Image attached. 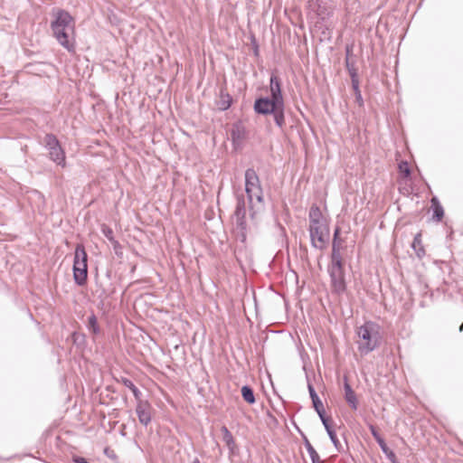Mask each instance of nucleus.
Returning <instances> with one entry per match:
<instances>
[{
	"mask_svg": "<svg viewBox=\"0 0 463 463\" xmlns=\"http://www.w3.org/2000/svg\"><path fill=\"white\" fill-rule=\"evenodd\" d=\"M312 403H313V407H314V409H315V411H316L317 412V411H320V410H321V411L325 410V409H324L323 402H322V401L320 400V398H319V399H317V400H316V399H315V401H313V402H312Z\"/></svg>",
	"mask_w": 463,
	"mask_h": 463,
	"instance_id": "obj_33",
	"label": "nucleus"
},
{
	"mask_svg": "<svg viewBox=\"0 0 463 463\" xmlns=\"http://www.w3.org/2000/svg\"><path fill=\"white\" fill-rule=\"evenodd\" d=\"M331 286L336 294H343L346 290L345 270L343 266L328 267Z\"/></svg>",
	"mask_w": 463,
	"mask_h": 463,
	"instance_id": "obj_8",
	"label": "nucleus"
},
{
	"mask_svg": "<svg viewBox=\"0 0 463 463\" xmlns=\"http://www.w3.org/2000/svg\"><path fill=\"white\" fill-rule=\"evenodd\" d=\"M234 219L236 227L244 232L247 229L246 222V203L243 194L237 195Z\"/></svg>",
	"mask_w": 463,
	"mask_h": 463,
	"instance_id": "obj_9",
	"label": "nucleus"
},
{
	"mask_svg": "<svg viewBox=\"0 0 463 463\" xmlns=\"http://www.w3.org/2000/svg\"><path fill=\"white\" fill-rule=\"evenodd\" d=\"M112 245H113V249H114L115 252L118 254V250H120V249H121L120 244L118 243V245H117V244H116V245H115V244H112Z\"/></svg>",
	"mask_w": 463,
	"mask_h": 463,
	"instance_id": "obj_40",
	"label": "nucleus"
},
{
	"mask_svg": "<svg viewBox=\"0 0 463 463\" xmlns=\"http://www.w3.org/2000/svg\"><path fill=\"white\" fill-rule=\"evenodd\" d=\"M399 169H400L401 173H402V175L405 177H409L411 175V169H410V166H409V165H408V163L406 161H402L399 164Z\"/></svg>",
	"mask_w": 463,
	"mask_h": 463,
	"instance_id": "obj_28",
	"label": "nucleus"
},
{
	"mask_svg": "<svg viewBox=\"0 0 463 463\" xmlns=\"http://www.w3.org/2000/svg\"><path fill=\"white\" fill-rule=\"evenodd\" d=\"M411 247L419 258H422L425 255V250H424V248L421 243L420 233L415 235L412 244H411Z\"/></svg>",
	"mask_w": 463,
	"mask_h": 463,
	"instance_id": "obj_24",
	"label": "nucleus"
},
{
	"mask_svg": "<svg viewBox=\"0 0 463 463\" xmlns=\"http://www.w3.org/2000/svg\"><path fill=\"white\" fill-rule=\"evenodd\" d=\"M246 130L241 122H236L231 129V137L233 143H237L245 138Z\"/></svg>",
	"mask_w": 463,
	"mask_h": 463,
	"instance_id": "obj_13",
	"label": "nucleus"
},
{
	"mask_svg": "<svg viewBox=\"0 0 463 463\" xmlns=\"http://www.w3.org/2000/svg\"><path fill=\"white\" fill-rule=\"evenodd\" d=\"M369 430H370L372 436L373 437V439H375V441L377 443L382 441L383 439H384L373 425L370 424Z\"/></svg>",
	"mask_w": 463,
	"mask_h": 463,
	"instance_id": "obj_29",
	"label": "nucleus"
},
{
	"mask_svg": "<svg viewBox=\"0 0 463 463\" xmlns=\"http://www.w3.org/2000/svg\"><path fill=\"white\" fill-rule=\"evenodd\" d=\"M51 29L58 43L69 52H75V21L71 14L63 9L53 13Z\"/></svg>",
	"mask_w": 463,
	"mask_h": 463,
	"instance_id": "obj_1",
	"label": "nucleus"
},
{
	"mask_svg": "<svg viewBox=\"0 0 463 463\" xmlns=\"http://www.w3.org/2000/svg\"><path fill=\"white\" fill-rule=\"evenodd\" d=\"M232 103V96L229 93L222 90L220 93V100L218 102L219 109H221L222 111L227 110L231 107Z\"/></svg>",
	"mask_w": 463,
	"mask_h": 463,
	"instance_id": "obj_21",
	"label": "nucleus"
},
{
	"mask_svg": "<svg viewBox=\"0 0 463 463\" xmlns=\"http://www.w3.org/2000/svg\"><path fill=\"white\" fill-rule=\"evenodd\" d=\"M269 92H270L269 96L276 98L279 100H284L283 94H282V89H281V80L273 72L271 73L270 78H269Z\"/></svg>",
	"mask_w": 463,
	"mask_h": 463,
	"instance_id": "obj_11",
	"label": "nucleus"
},
{
	"mask_svg": "<svg viewBox=\"0 0 463 463\" xmlns=\"http://www.w3.org/2000/svg\"><path fill=\"white\" fill-rule=\"evenodd\" d=\"M301 435L303 437L305 448L307 449V453H308V455L310 457V459H311L312 463H318L319 461H322L320 459V457H319L318 453L314 449V447L311 445V443L309 442V440L307 438V436H305L303 433H301Z\"/></svg>",
	"mask_w": 463,
	"mask_h": 463,
	"instance_id": "obj_19",
	"label": "nucleus"
},
{
	"mask_svg": "<svg viewBox=\"0 0 463 463\" xmlns=\"http://www.w3.org/2000/svg\"><path fill=\"white\" fill-rule=\"evenodd\" d=\"M308 221L310 223L324 222L326 220L323 218L320 208L317 204H313L308 213Z\"/></svg>",
	"mask_w": 463,
	"mask_h": 463,
	"instance_id": "obj_17",
	"label": "nucleus"
},
{
	"mask_svg": "<svg viewBox=\"0 0 463 463\" xmlns=\"http://www.w3.org/2000/svg\"><path fill=\"white\" fill-rule=\"evenodd\" d=\"M308 232L311 246L323 250L328 243L330 236V231L326 222H317V224L310 223Z\"/></svg>",
	"mask_w": 463,
	"mask_h": 463,
	"instance_id": "obj_7",
	"label": "nucleus"
},
{
	"mask_svg": "<svg viewBox=\"0 0 463 463\" xmlns=\"http://www.w3.org/2000/svg\"><path fill=\"white\" fill-rule=\"evenodd\" d=\"M101 232L111 244L118 245V241L114 237L113 230L109 226L103 224L101 226Z\"/></svg>",
	"mask_w": 463,
	"mask_h": 463,
	"instance_id": "obj_25",
	"label": "nucleus"
},
{
	"mask_svg": "<svg viewBox=\"0 0 463 463\" xmlns=\"http://www.w3.org/2000/svg\"><path fill=\"white\" fill-rule=\"evenodd\" d=\"M152 404L147 400L142 398L137 401L136 413L138 421L143 426L146 427L152 420Z\"/></svg>",
	"mask_w": 463,
	"mask_h": 463,
	"instance_id": "obj_10",
	"label": "nucleus"
},
{
	"mask_svg": "<svg viewBox=\"0 0 463 463\" xmlns=\"http://www.w3.org/2000/svg\"><path fill=\"white\" fill-rule=\"evenodd\" d=\"M322 423L326 430V433L329 432L330 430H334L330 424V419H326L324 420H322Z\"/></svg>",
	"mask_w": 463,
	"mask_h": 463,
	"instance_id": "obj_34",
	"label": "nucleus"
},
{
	"mask_svg": "<svg viewBox=\"0 0 463 463\" xmlns=\"http://www.w3.org/2000/svg\"><path fill=\"white\" fill-rule=\"evenodd\" d=\"M327 435H328L330 440L332 441L334 447L335 448V449L338 452H341L343 450V448H342V446L340 444V441L337 439V436H336V433H335V430H332L329 432H327Z\"/></svg>",
	"mask_w": 463,
	"mask_h": 463,
	"instance_id": "obj_26",
	"label": "nucleus"
},
{
	"mask_svg": "<svg viewBox=\"0 0 463 463\" xmlns=\"http://www.w3.org/2000/svg\"><path fill=\"white\" fill-rule=\"evenodd\" d=\"M355 96V101L358 103V105L360 107L364 106V99H363V97H362V93H355L354 94Z\"/></svg>",
	"mask_w": 463,
	"mask_h": 463,
	"instance_id": "obj_37",
	"label": "nucleus"
},
{
	"mask_svg": "<svg viewBox=\"0 0 463 463\" xmlns=\"http://www.w3.org/2000/svg\"><path fill=\"white\" fill-rule=\"evenodd\" d=\"M345 63L350 78H352L353 73H354V77L358 76L357 69L354 67V62L350 61L349 58H345Z\"/></svg>",
	"mask_w": 463,
	"mask_h": 463,
	"instance_id": "obj_27",
	"label": "nucleus"
},
{
	"mask_svg": "<svg viewBox=\"0 0 463 463\" xmlns=\"http://www.w3.org/2000/svg\"><path fill=\"white\" fill-rule=\"evenodd\" d=\"M458 330H459V332H462V331H463V323L460 325V326H459V329H458Z\"/></svg>",
	"mask_w": 463,
	"mask_h": 463,
	"instance_id": "obj_42",
	"label": "nucleus"
},
{
	"mask_svg": "<svg viewBox=\"0 0 463 463\" xmlns=\"http://www.w3.org/2000/svg\"><path fill=\"white\" fill-rule=\"evenodd\" d=\"M72 343L79 348H84L86 346V335L83 333L74 331L71 335Z\"/></svg>",
	"mask_w": 463,
	"mask_h": 463,
	"instance_id": "obj_23",
	"label": "nucleus"
},
{
	"mask_svg": "<svg viewBox=\"0 0 463 463\" xmlns=\"http://www.w3.org/2000/svg\"><path fill=\"white\" fill-rule=\"evenodd\" d=\"M251 44H252L253 54H254V56L258 57L260 55V48H259V44L254 36H252V38H251Z\"/></svg>",
	"mask_w": 463,
	"mask_h": 463,
	"instance_id": "obj_32",
	"label": "nucleus"
},
{
	"mask_svg": "<svg viewBox=\"0 0 463 463\" xmlns=\"http://www.w3.org/2000/svg\"><path fill=\"white\" fill-rule=\"evenodd\" d=\"M245 192L250 203L256 199L258 203L263 202V189L259 175L253 168L245 171Z\"/></svg>",
	"mask_w": 463,
	"mask_h": 463,
	"instance_id": "obj_6",
	"label": "nucleus"
},
{
	"mask_svg": "<svg viewBox=\"0 0 463 463\" xmlns=\"http://www.w3.org/2000/svg\"><path fill=\"white\" fill-rule=\"evenodd\" d=\"M43 146L48 150V157L51 161L59 166H66L65 151L54 134L47 133L44 136Z\"/></svg>",
	"mask_w": 463,
	"mask_h": 463,
	"instance_id": "obj_5",
	"label": "nucleus"
},
{
	"mask_svg": "<svg viewBox=\"0 0 463 463\" xmlns=\"http://www.w3.org/2000/svg\"><path fill=\"white\" fill-rule=\"evenodd\" d=\"M86 326L88 330L94 335H99L100 333V327L99 326L97 317L93 312H91L88 317Z\"/></svg>",
	"mask_w": 463,
	"mask_h": 463,
	"instance_id": "obj_20",
	"label": "nucleus"
},
{
	"mask_svg": "<svg viewBox=\"0 0 463 463\" xmlns=\"http://www.w3.org/2000/svg\"><path fill=\"white\" fill-rule=\"evenodd\" d=\"M351 83H352V88L354 90V94L355 93H360L361 90H360V88H359V79H358V76L354 77V75L353 74L352 78H351Z\"/></svg>",
	"mask_w": 463,
	"mask_h": 463,
	"instance_id": "obj_30",
	"label": "nucleus"
},
{
	"mask_svg": "<svg viewBox=\"0 0 463 463\" xmlns=\"http://www.w3.org/2000/svg\"><path fill=\"white\" fill-rule=\"evenodd\" d=\"M353 54V48L351 45L345 46V58H349Z\"/></svg>",
	"mask_w": 463,
	"mask_h": 463,
	"instance_id": "obj_38",
	"label": "nucleus"
},
{
	"mask_svg": "<svg viewBox=\"0 0 463 463\" xmlns=\"http://www.w3.org/2000/svg\"><path fill=\"white\" fill-rule=\"evenodd\" d=\"M118 382L121 383L125 387L128 388L132 392L136 401L141 399L142 392L130 379L121 377Z\"/></svg>",
	"mask_w": 463,
	"mask_h": 463,
	"instance_id": "obj_18",
	"label": "nucleus"
},
{
	"mask_svg": "<svg viewBox=\"0 0 463 463\" xmlns=\"http://www.w3.org/2000/svg\"><path fill=\"white\" fill-rule=\"evenodd\" d=\"M307 389H308V392H309V395H310V398H311L312 402L315 401V399L316 400L319 399V396L317 393V392H316V390H315V388H314L312 383H307Z\"/></svg>",
	"mask_w": 463,
	"mask_h": 463,
	"instance_id": "obj_31",
	"label": "nucleus"
},
{
	"mask_svg": "<svg viewBox=\"0 0 463 463\" xmlns=\"http://www.w3.org/2000/svg\"><path fill=\"white\" fill-rule=\"evenodd\" d=\"M88 255L82 244H77L74 250L73 279L78 286H83L88 278Z\"/></svg>",
	"mask_w": 463,
	"mask_h": 463,
	"instance_id": "obj_4",
	"label": "nucleus"
},
{
	"mask_svg": "<svg viewBox=\"0 0 463 463\" xmlns=\"http://www.w3.org/2000/svg\"><path fill=\"white\" fill-rule=\"evenodd\" d=\"M343 266L340 242H332L331 263L328 267Z\"/></svg>",
	"mask_w": 463,
	"mask_h": 463,
	"instance_id": "obj_16",
	"label": "nucleus"
},
{
	"mask_svg": "<svg viewBox=\"0 0 463 463\" xmlns=\"http://www.w3.org/2000/svg\"><path fill=\"white\" fill-rule=\"evenodd\" d=\"M382 326L373 321H365L357 328L359 337L358 350L363 354H368L381 345L383 335Z\"/></svg>",
	"mask_w": 463,
	"mask_h": 463,
	"instance_id": "obj_3",
	"label": "nucleus"
},
{
	"mask_svg": "<svg viewBox=\"0 0 463 463\" xmlns=\"http://www.w3.org/2000/svg\"><path fill=\"white\" fill-rule=\"evenodd\" d=\"M430 203H431V209L433 212L432 219L435 222H439L442 220V218L444 216V209H443L441 203H439L438 197H436V196H433L430 199Z\"/></svg>",
	"mask_w": 463,
	"mask_h": 463,
	"instance_id": "obj_15",
	"label": "nucleus"
},
{
	"mask_svg": "<svg viewBox=\"0 0 463 463\" xmlns=\"http://www.w3.org/2000/svg\"><path fill=\"white\" fill-rule=\"evenodd\" d=\"M193 463H201L200 460L196 458L194 459Z\"/></svg>",
	"mask_w": 463,
	"mask_h": 463,
	"instance_id": "obj_41",
	"label": "nucleus"
},
{
	"mask_svg": "<svg viewBox=\"0 0 463 463\" xmlns=\"http://www.w3.org/2000/svg\"><path fill=\"white\" fill-rule=\"evenodd\" d=\"M241 396L243 400L249 404H254L256 402L253 389L250 385H243L241 387Z\"/></svg>",
	"mask_w": 463,
	"mask_h": 463,
	"instance_id": "obj_22",
	"label": "nucleus"
},
{
	"mask_svg": "<svg viewBox=\"0 0 463 463\" xmlns=\"http://www.w3.org/2000/svg\"><path fill=\"white\" fill-rule=\"evenodd\" d=\"M344 390H345V399L346 402L349 404V406L353 410L356 411L358 408L357 398H356V395H355L354 390L352 389L351 385L349 384L346 378H345Z\"/></svg>",
	"mask_w": 463,
	"mask_h": 463,
	"instance_id": "obj_12",
	"label": "nucleus"
},
{
	"mask_svg": "<svg viewBox=\"0 0 463 463\" xmlns=\"http://www.w3.org/2000/svg\"><path fill=\"white\" fill-rule=\"evenodd\" d=\"M72 461H73L74 463H90V462H88V461H87V459H86V458H82V457H80V456H74V457L72 458Z\"/></svg>",
	"mask_w": 463,
	"mask_h": 463,
	"instance_id": "obj_36",
	"label": "nucleus"
},
{
	"mask_svg": "<svg viewBox=\"0 0 463 463\" xmlns=\"http://www.w3.org/2000/svg\"><path fill=\"white\" fill-rule=\"evenodd\" d=\"M317 413L318 414V416H319V418H320L321 421H322V420H326V419H328V417H326V411H325V410H323V411H321V410H320V411H317Z\"/></svg>",
	"mask_w": 463,
	"mask_h": 463,
	"instance_id": "obj_39",
	"label": "nucleus"
},
{
	"mask_svg": "<svg viewBox=\"0 0 463 463\" xmlns=\"http://www.w3.org/2000/svg\"><path fill=\"white\" fill-rule=\"evenodd\" d=\"M253 110L257 115H271L275 125L280 129H283L286 126L284 100H279L271 96H261L254 100Z\"/></svg>",
	"mask_w": 463,
	"mask_h": 463,
	"instance_id": "obj_2",
	"label": "nucleus"
},
{
	"mask_svg": "<svg viewBox=\"0 0 463 463\" xmlns=\"http://www.w3.org/2000/svg\"><path fill=\"white\" fill-rule=\"evenodd\" d=\"M221 431L222 433V440L225 443V445L228 447L230 454L232 455L235 452V440L232 434V432L229 430V429L226 426H222Z\"/></svg>",
	"mask_w": 463,
	"mask_h": 463,
	"instance_id": "obj_14",
	"label": "nucleus"
},
{
	"mask_svg": "<svg viewBox=\"0 0 463 463\" xmlns=\"http://www.w3.org/2000/svg\"><path fill=\"white\" fill-rule=\"evenodd\" d=\"M340 228L337 226L334 231L333 242H340L339 241Z\"/></svg>",
	"mask_w": 463,
	"mask_h": 463,
	"instance_id": "obj_35",
	"label": "nucleus"
}]
</instances>
